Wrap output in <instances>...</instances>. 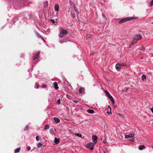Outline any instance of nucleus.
Returning <instances> with one entry per match:
<instances>
[{
    "label": "nucleus",
    "instance_id": "nucleus-19",
    "mask_svg": "<svg viewBox=\"0 0 153 153\" xmlns=\"http://www.w3.org/2000/svg\"><path fill=\"white\" fill-rule=\"evenodd\" d=\"M37 146L39 148H41L43 146V144L41 143H39L37 145Z\"/></svg>",
    "mask_w": 153,
    "mask_h": 153
},
{
    "label": "nucleus",
    "instance_id": "nucleus-30",
    "mask_svg": "<svg viewBox=\"0 0 153 153\" xmlns=\"http://www.w3.org/2000/svg\"><path fill=\"white\" fill-rule=\"evenodd\" d=\"M74 9H75V10L76 12V13L77 14H78L79 13L78 12V11L77 10V9L76 8H74Z\"/></svg>",
    "mask_w": 153,
    "mask_h": 153
},
{
    "label": "nucleus",
    "instance_id": "nucleus-32",
    "mask_svg": "<svg viewBox=\"0 0 153 153\" xmlns=\"http://www.w3.org/2000/svg\"><path fill=\"white\" fill-rule=\"evenodd\" d=\"M66 97L68 98L69 99H71V96L68 94L66 95Z\"/></svg>",
    "mask_w": 153,
    "mask_h": 153
},
{
    "label": "nucleus",
    "instance_id": "nucleus-40",
    "mask_svg": "<svg viewBox=\"0 0 153 153\" xmlns=\"http://www.w3.org/2000/svg\"><path fill=\"white\" fill-rule=\"evenodd\" d=\"M71 16L73 18H75V16H74V14H71Z\"/></svg>",
    "mask_w": 153,
    "mask_h": 153
},
{
    "label": "nucleus",
    "instance_id": "nucleus-16",
    "mask_svg": "<svg viewBox=\"0 0 153 153\" xmlns=\"http://www.w3.org/2000/svg\"><path fill=\"white\" fill-rule=\"evenodd\" d=\"M87 112L90 114H93L94 113V111L93 110L88 109L87 110Z\"/></svg>",
    "mask_w": 153,
    "mask_h": 153
},
{
    "label": "nucleus",
    "instance_id": "nucleus-11",
    "mask_svg": "<svg viewBox=\"0 0 153 153\" xmlns=\"http://www.w3.org/2000/svg\"><path fill=\"white\" fill-rule=\"evenodd\" d=\"M59 6L58 4H56L55 5L54 9L57 12H58L59 10Z\"/></svg>",
    "mask_w": 153,
    "mask_h": 153
},
{
    "label": "nucleus",
    "instance_id": "nucleus-25",
    "mask_svg": "<svg viewBox=\"0 0 153 153\" xmlns=\"http://www.w3.org/2000/svg\"><path fill=\"white\" fill-rule=\"evenodd\" d=\"M59 36L60 37L62 38L63 36L64 35L60 31Z\"/></svg>",
    "mask_w": 153,
    "mask_h": 153
},
{
    "label": "nucleus",
    "instance_id": "nucleus-47",
    "mask_svg": "<svg viewBox=\"0 0 153 153\" xmlns=\"http://www.w3.org/2000/svg\"><path fill=\"white\" fill-rule=\"evenodd\" d=\"M151 57H153V54H150Z\"/></svg>",
    "mask_w": 153,
    "mask_h": 153
},
{
    "label": "nucleus",
    "instance_id": "nucleus-33",
    "mask_svg": "<svg viewBox=\"0 0 153 153\" xmlns=\"http://www.w3.org/2000/svg\"><path fill=\"white\" fill-rule=\"evenodd\" d=\"M150 6H153V0H152L151 1V3L150 4Z\"/></svg>",
    "mask_w": 153,
    "mask_h": 153
},
{
    "label": "nucleus",
    "instance_id": "nucleus-46",
    "mask_svg": "<svg viewBox=\"0 0 153 153\" xmlns=\"http://www.w3.org/2000/svg\"><path fill=\"white\" fill-rule=\"evenodd\" d=\"M94 53H92L90 54L91 55H94Z\"/></svg>",
    "mask_w": 153,
    "mask_h": 153
},
{
    "label": "nucleus",
    "instance_id": "nucleus-35",
    "mask_svg": "<svg viewBox=\"0 0 153 153\" xmlns=\"http://www.w3.org/2000/svg\"><path fill=\"white\" fill-rule=\"evenodd\" d=\"M30 146H27V150L28 151H30Z\"/></svg>",
    "mask_w": 153,
    "mask_h": 153
},
{
    "label": "nucleus",
    "instance_id": "nucleus-38",
    "mask_svg": "<svg viewBox=\"0 0 153 153\" xmlns=\"http://www.w3.org/2000/svg\"><path fill=\"white\" fill-rule=\"evenodd\" d=\"M136 42H134V40H133V42L131 43V45H133L134 43H136Z\"/></svg>",
    "mask_w": 153,
    "mask_h": 153
},
{
    "label": "nucleus",
    "instance_id": "nucleus-27",
    "mask_svg": "<svg viewBox=\"0 0 153 153\" xmlns=\"http://www.w3.org/2000/svg\"><path fill=\"white\" fill-rule=\"evenodd\" d=\"M28 126L27 125L25 126V128L24 129L25 130H28Z\"/></svg>",
    "mask_w": 153,
    "mask_h": 153
},
{
    "label": "nucleus",
    "instance_id": "nucleus-3",
    "mask_svg": "<svg viewBox=\"0 0 153 153\" xmlns=\"http://www.w3.org/2000/svg\"><path fill=\"white\" fill-rule=\"evenodd\" d=\"M106 95L110 99L112 103L114 104L115 103L114 99L110 95L109 93L107 91H105Z\"/></svg>",
    "mask_w": 153,
    "mask_h": 153
},
{
    "label": "nucleus",
    "instance_id": "nucleus-13",
    "mask_svg": "<svg viewBox=\"0 0 153 153\" xmlns=\"http://www.w3.org/2000/svg\"><path fill=\"white\" fill-rule=\"evenodd\" d=\"M36 36L38 38H41V39L43 40L44 41H45V40L42 37L41 35H40V34L37 32L36 33Z\"/></svg>",
    "mask_w": 153,
    "mask_h": 153
},
{
    "label": "nucleus",
    "instance_id": "nucleus-12",
    "mask_svg": "<svg viewBox=\"0 0 153 153\" xmlns=\"http://www.w3.org/2000/svg\"><path fill=\"white\" fill-rule=\"evenodd\" d=\"M146 148V147L145 145H142L139 146L138 149L140 150H142L143 149L145 148Z\"/></svg>",
    "mask_w": 153,
    "mask_h": 153
},
{
    "label": "nucleus",
    "instance_id": "nucleus-20",
    "mask_svg": "<svg viewBox=\"0 0 153 153\" xmlns=\"http://www.w3.org/2000/svg\"><path fill=\"white\" fill-rule=\"evenodd\" d=\"M20 150V149L19 148H17L14 151L15 153H17L18 152H19Z\"/></svg>",
    "mask_w": 153,
    "mask_h": 153
},
{
    "label": "nucleus",
    "instance_id": "nucleus-1",
    "mask_svg": "<svg viewBox=\"0 0 153 153\" xmlns=\"http://www.w3.org/2000/svg\"><path fill=\"white\" fill-rule=\"evenodd\" d=\"M137 19V18L135 17H127L121 19L119 22V23H122L125 22H126L128 21H130L132 20H133L135 19Z\"/></svg>",
    "mask_w": 153,
    "mask_h": 153
},
{
    "label": "nucleus",
    "instance_id": "nucleus-41",
    "mask_svg": "<svg viewBox=\"0 0 153 153\" xmlns=\"http://www.w3.org/2000/svg\"><path fill=\"white\" fill-rule=\"evenodd\" d=\"M47 87V86L45 85H43V88H46Z\"/></svg>",
    "mask_w": 153,
    "mask_h": 153
},
{
    "label": "nucleus",
    "instance_id": "nucleus-7",
    "mask_svg": "<svg viewBox=\"0 0 153 153\" xmlns=\"http://www.w3.org/2000/svg\"><path fill=\"white\" fill-rule=\"evenodd\" d=\"M60 31L62 33V34L64 35H65L66 34H67V33H68L67 30H64L63 29H61Z\"/></svg>",
    "mask_w": 153,
    "mask_h": 153
},
{
    "label": "nucleus",
    "instance_id": "nucleus-4",
    "mask_svg": "<svg viewBox=\"0 0 153 153\" xmlns=\"http://www.w3.org/2000/svg\"><path fill=\"white\" fill-rule=\"evenodd\" d=\"M141 36L140 34H137L133 37V40L134 42H137L140 39Z\"/></svg>",
    "mask_w": 153,
    "mask_h": 153
},
{
    "label": "nucleus",
    "instance_id": "nucleus-10",
    "mask_svg": "<svg viewBox=\"0 0 153 153\" xmlns=\"http://www.w3.org/2000/svg\"><path fill=\"white\" fill-rule=\"evenodd\" d=\"M40 53V51L36 53V54L33 57V59H36L38 57Z\"/></svg>",
    "mask_w": 153,
    "mask_h": 153
},
{
    "label": "nucleus",
    "instance_id": "nucleus-22",
    "mask_svg": "<svg viewBox=\"0 0 153 153\" xmlns=\"http://www.w3.org/2000/svg\"><path fill=\"white\" fill-rule=\"evenodd\" d=\"M49 128V126L48 125H46L44 129L45 130L48 129Z\"/></svg>",
    "mask_w": 153,
    "mask_h": 153
},
{
    "label": "nucleus",
    "instance_id": "nucleus-5",
    "mask_svg": "<svg viewBox=\"0 0 153 153\" xmlns=\"http://www.w3.org/2000/svg\"><path fill=\"white\" fill-rule=\"evenodd\" d=\"M95 145L93 143H90L86 145L87 148L91 150L94 149V147Z\"/></svg>",
    "mask_w": 153,
    "mask_h": 153
},
{
    "label": "nucleus",
    "instance_id": "nucleus-21",
    "mask_svg": "<svg viewBox=\"0 0 153 153\" xmlns=\"http://www.w3.org/2000/svg\"><path fill=\"white\" fill-rule=\"evenodd\" d=\"M75 135L76 136L80 137H81L82 136V135L81 134L79 133H76Z\"/></svg>",
    "mask_w": 153,
    "mask_h": 153
},
{
    "label": "nucleus",
    "instance_id": "nucleus-39",
    "mask_svg": "<svg viewBox=\"0 0 153 153\" xmlns=\"http://www.w3.org/2000/svg\"><path fill=\"white\" fill-rule=\"evenodd\" d=\"M107 113L108 114H112L111 111H110V112H109L108 111H107Z\"/></svg>",
    "mask_w": 153,
    "mask_h": 153
},
{
    "label": "nucleus",
    "instance_id": "nucleus-37",
    "mask_svg": "<svg viewBox=\"0 0 153 153\" xmlns=\"http://www.w3.org/2000/svg\"><path fill=\"white\" fill-rule=\"evenodd\" d=\"M57 102L59 103V104H60V99H58L57 101Z\"/></svg>",
    "mask_w": 153,
    "mask_h": 153
},
{
    "label": "nucleus",
    "instance_id": "nucleus-8",
    "mask_svg": "<svg viewBox=\"0 0 153 153\" xmlns=\"http://www.w3.org/2000/svg\"><path fill=\"white\" fill-rule=\"evenodd\" d=\"M53 85L54 86V87L55 89L57 90L59 89V87L58 86V84L56 82H54L53 83Z\"/></svg>",
    "mask_w": 153,
    "mask_h": 153
},
{
    "label": "nucleus",
    "instance_id": "nucleus-9",
    "mask_svg": "<svg viewBox=\"0 0 153 153\" xmlns=\"http://www.w3.org/2000/svg\"><path fill=\"white\" fill-rule=\"evenodd\" d=\"M85 89L82 87H80L79 90V93L82 94L84 92Z\"/></svg>",
    "mask_w": 153,
    "mask_h": 153
},
{
    "label": "nucleus",
    "instance_id": "nucleus-15",
    "mask_svg": "<svg viewBox=\"0 0 153 153\" xmlns=\"http://www.w3.org/2000/svg\"><path fill=\"white\" fill-rule=\"evenodd\" d=\"M142 80L143 82L146 81V76L145 75H143L142 76Z\"/></svg>",
    "mask_w": 153,
    "mask_h": 153
},
{
    "label": "nucleus",
    "instance_id": "nucleus-43",
    "mask_svg": "<svg viewBox=\"0 0 153 153\" xmlns=\"http://www.w3.org/2000/svg\"><path fill=\"white\" fill-rule=\"evenodd\" d=\"M73 102L76 103H77L78 102V101H73Z\"/></svg>",
    "mask_w": 153,
    "mask_h": 153
},
{
    "label": "nucleus",
    "instance_id": "nucleus-48",
    "mask_svg": "<svg viewBox=\"0 0 153 153\" xmlns=\"http://www.w3.org/2000/svg\"><path fill=\"white\" fill-rule=\"evenodd\" d=\"M69 86L71 87V85L70 84L69 85Z\"/></svg>",
    "mask_w": 153,
    "mask_h": 153
},
{
    "label": "nucleus",
    "instance_id": "nucleus-31",
    "mask_svg": "<svg viewBox=\"0 0 153 153\" xmlns=\"http://www.w3.org/2000/svg\"><path fill=\"white\" fill-rule=\"evenodd\" d=\"M102 17L104 19H106V17L105 16V15L103 14V13H102Z\"/></svg>",
    "mask_w": 153,
    "mask_h": 153
},
{
    "label": "nucleus",
    "instance_id": "nucleus-18",
    "mask_svg": "<svg viewBox=\"0 0 153 153\" xmlns=\"http://www.w3.org/2000/svg\"><path fill=\"white\" fill-rule=\"evenodd\" d=\"M115 67L117 69L119 70L120 69V65L119 64H117L116 65Z\"/></svg>",
    "mask_w": 153,
    "mask_h": 153
},
{
    "label": "nucleus",
    "instance_id": "nucleus-34",
    "mask_svg": "<svg viewBox=\"0 0 153 153\" xmlns=\"http://www.w3.org/2000/svg\"><path fill=\"white\" fill-rule=\"evenodd\" d=\"M90 37H91V36L89 35H88L86 36V38H87V39H88L89 38H90Z\"/></svg>",
    "mask_w": 153,
    "mask_h": 153
},
{
    "label": "nucleus",
    "instance_id": "nucleus-17",
    "mask_svg": "<svg viewBox=\"0 0 153 153\" xmlns=\"http://www.w3.org/2000/svg\"><path fill=\"white\" fill-rule=\"evenodd\" d=\"M54 120L55 122L56 123H58L60 122V120L57 117H55L54 118Z\"/></svg>",
    "mask_w": 153,
    "mask_h": 153
},
{
    "label": "nucleus",
    "instance_id": "nucleus-49",
    "mask_svg": "<svg viewBox=\"0 0 153 153\" xmlns=\"http://www.w3.org/2000/svg\"><path fill=\"white\" fill-rule=\"evenodd\" d=\"M151 23V24H153V22H152Z\"/></svg>",
    "mask_w": 153,
    "mask_h": 153
},
{
    "label": "nucleus",
    "instance_id": "nucleus-28",
    "mask_svg": "<svg viewBox=\"0 0 153 153\" xmlns=\"http://www.w3.org/2000/svg\"><path fill=\"white\" fill-rule=\"evenodd\" d=\"M50 132L51 134H53L54 132L53 129L52 128L50 130Z\"/></svg>",
    "mask_w": 153,
    "mask_h": 153
},
{
    "label": "nucleus",
    "instance_id": "nucleus-24",
    "mask_svg": "<svg viewBox=\"0 0 153 153\" xmlns=\"http://www.w3.org/2000/svg\"><path fill=\"white\" fill-rule=\"evenodd\" d=\"M105 150H103V153H108V151H107V149L106 148L105 149Z\"/></svg>",
    "mask_w": 153,
    "mask_h": 153
},
{
    "label": "nucleus",
    "instance_id": "nucleus-44",
    "mask_svg": "<svg viewBox=\"0 0 153 153\" xmlns=\"http://www.w3.org/2000/svg\"><path fill=\"white\" fill-rule=\"evenodd\" d=\"M118 114L119 116H123V115H122V114Z\"/></svg>",
    "mask_w": 153,
    "mask_h": 153
},
{
    "label": "nucleus",
    "instance_id": "nucleus-45",
    "mask_svg": "<svg viewBox=\"0 0 153 153\" xmlns=\"http://www.w3.org/2000/svg\"><path fill=\"white\" fill-rule=\"evenodd\" d=\"M108 107L109 108H110V111H111V107H110V106L109 105H108Z\"/></svg>",
    "mask_w": 153,
    "mask_h": 153
},
{
    "label": "nucleus",
    "instance_id": "nucleus-2",
    "mask_svg": "<svg viewBox=\"0 0 153 153\" xmlns=\"http://www.w3.org/2000/svg\"><path fill=\"white\" fill-rule=\"evenodd\" d=\"M134 134H130L129 135H125V137L126 138H129L128 140L132 142H133L134 141Z\"/></svg>",
    "mask_w": 153,
    "mask_h": 153
},
{
    "label": "nucleus",
    "instance_id": "nucleus-36",
    "mask_svg": "<svg viewBox=\"0 0 153 153\" xmlns=\"http://www.w3.org/2000/svg\"><path fill=\"white\" fill-rule=\"evenodd\" d=\"M51 21L53 23H55V22L54 20L53 19H51Z\"/></svg>",
    "mask_w": 153,
    "mask_h": 153
},
{
    "label": "nucleus",
    "instance_id": "nucleus-29",
    "mask_svg": "<svg viewBox=\"0 0 153 153\" xmlns=\"http://www.w3.org/2000/svg\"><path fill=\"white\" fill-rule=\"evenodd\" d=\"M40 139V137L39 136H37L36 137V140L37 141H38V140H39Z\"/></svg>",
    "mask_w": 153,
    "mask_h": 153
},
{
    "label": "nucleus",
    "instance_id": "nucleus-6",
    "mask_svg": "<svg viewBox=\"0 0 153 153\" xmlns=\"http://www.w3.org/2000/svg\"><path fill=\"white\" fill-rule=\"evenodd\" d=\"M92 139L93 141V143L95 145L97 142V136H93L92 137Z\"/></svg>",
    "mask_w": 153,
    "mask_h": 153
},
{
    "label": "nucleus",
    "instance_id": "nucleus-42",
    "mask_svg": "<svg viewBox=\"0 0 153 153\" xmlns=\"http://www.w3.org/2000/svg\"><path fill=\"white\" fill-rule=\"evenodd\" d=\"M151 111L153 113V107L151 108Z\"/></svg>",
    "mask_w": 153,
    "mask_h": 153
},
{
    "label": "nucleus",
    "instance_id": "nucleus-14",
    "mask_svg": "<svg viewBox=\"0 0 153 153\" xmlns=\"http://www.w3.org/2000/svg\"><path fill=\"white\" fill-rule=\"evenodd\" d=\"M54 140L55 143L56 144H58L59 142V140L56 137L55 138Z\"/></svg>",
    "mask_w": 153,
    "mask_h": 153
},
{
    "label": "nucleus",
    "instance_id": "nucleus-26",
    "mask_svg": "<svg viewBox=\"0 0 153 153\" xmlns=\"http://www.w3.org/2000/svg\"><path fill=\"white\" fill-rule=\"evenodd\" d=\"M139 49L140 50L142 51V52L144 51L145 50L144 48L143 47L140 48Z\"/></svg>",
    "mask_w": 153,
    "mask_h": 153
},
{
    "label": "nucleus",
    "instance_id": "nucleus-23",
    "mask_svg": "<svg viewBox=\"0 0 153 153\" xmlns=\"http://www.w3.org/2000/svg\"><path fill=\"white\" fill-rule=\"evenodd\" d=\"M35 87L36 88H39V85L37 83H36V85L35 86Z\"/></svg>",
    "mask_w": 153,
    "mask_h": 153
}]
</instances>
